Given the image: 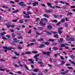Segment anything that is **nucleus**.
<instances>
[{
	"mask_svg": "<svg viewBox=\"0 0 75 75\" xmlns=\"http://www.w3.org/2000/svg\"><path fill=\"white\" fill-rule=\"evenodd\" d=\"M3 48L5 49L4 52H6L7 51V50H11L13 48V47H6L4 46L3 47Z\"/></svg>",
	"mask_w": 75,
	"mask_h": 75,
	"instance_id": "1",
	"label": "nucleus"
},
{
	"mask_svg": "<svg viewBox=\"0 0 75 75\" xmlns=\"http://www.w3.org/2000/svg\"><path fill=\"white\" fill-rule=\"evenodd\" d=\"M23 3H24V2H21L18 3L17 4L18 5H20V6H22V7H23L24 6H25V5Z\"/></svg>",
	"mask_w": 75,
	"mask_h": 75,
	"instance_id": "2",
	"label": "nucleus"
},
{
	"mask_svg": "<svg viewBox=\"0 0 75 75\" xmlns=\"http://www.w3.org/2000/svg\"><path fill=\"white\" fill-rule=\"evenodd\" d=\"M39 24H40L41 26H42L43 27L45 26V25H46V23H44L42 21H40Z\"/></svg>",
	"mask_w": 75,
	"mask_h": 75,
	"instance_id": "3",
	"label": "nucleus"
},
{
	"mask_svg": "<svg viewBox=\"0 0 75 75\" xmlns=\"http://www.w3.org/2000/svg\"><path fill=\"white\" fill-rule=\"evenodd\" d=\"M47 4L49 7H50V8H52L53 9H55V6H52L51 5V4L50 3H47Z\"/></svg>",
	"mask_w": 75,
	"mask_h": 75,
	"instance_id": "4",
	"label": "nucleus"
},
{
	"mask_svg": "<svg viewBox=\"0 0 75 75\" xmlns=\"http://www.w3.org/2000/svg\"><path fill=\"white\" fill-rule=\"evenodd\" d=\"M6 25L8 27V28H10V27H12V28H14L16 25Z\"/></svg>",
	"mask_w": 75,
	"mask_h": 75,
	"instance_id": "5",
	"label": "nucleus"
},
{
	"mask_svg": "<svg viewBox=\"0 0 75 75\" xmlns=\"http://www.w3.org/2000/svg\"><path fill=\"white\" fill-rule=\"evenodd\" d=\"M38 63L40 64H41V65H40V66L42 67H45V65H43V63H42V62H38Z\"/></svg>",
	"mask_w": 75,
	"mask_h": 75,
	"instance_id": "6",
	"label": "nucleus"
},
{
	"mask_svg": "<svg viewBox=\"0 0 75 75\" xmlns=\"http://www.w3.org/2000/svg\"><path fill=\"white\" fill-rule=\"evenodd\" d=\"M13 41L15 42H19L20 41L18 40H17V39L16 38L13 39Z\"/></svg>",
	"mask_w": 75,
	"mask_h": 75,
	"instance_id": "7",
	"label": "nucleus"
},
{
	"mask_svg": "<svg viewBox=\"0 0 75 75\" xmlns=\"http://www.w3.org/2000/svg\"><path fill=\"white\" fill-rule=\"evenodd\" d=\"M47 28L49 30H51L52 28V26H51L50 25H48L47 26Z\"/></svg>",
	"mask_w": 75,
	"mask_h": 75,
	"instance_id": "8",
	"label": "nucleus"
},
{
	"mask_svg": "<svg viewBox=\"0 0 75 75\" xmlns=\"http://www.w3.org/2000/svg\"><path fill=\"white\" fill-rule=\"evenodd\" d=\"M52 11H53V10L52 9L46 11V12L47 13H52Z\"/></svg>",
	"mask_w": 75,
	"mask_h": 75,
	"instance_id": "9",
	"label": "nucleus"
},
{
	"mask_svg": "<svg viewBox=\"0 0 75 75\" xmlns=\"http://www.w3.org/2000/svg\"><path fill=\"white\" fill-rule=\"evenodd\" d=\"M38 4V2H35L34 3H33V6H35V5L36 4Z\"/></svg>",
	"mask_w": 75,
	"mask_h": 75,
	"instance_id": "10",
	"label": "nucleus"
},
{
	"mask_svg": "<svg viewBox=\"0 0 75 75\" xmlns=\"http://www.w3.org/2000/svg\"><path fill=\"white\" fill-rule=\"evenodd\" d=\"M59 41V43H62V42H63V39L62 38H60V40H58Z\"/></svg>",
	"mask_w": 75,
	"mask_h": 75,
	"instance_id": "11",
	"label": "nucleus"
},
{
	"mask_svg": "<svg viewBox=\"0 0 75 75\" xmlns=\"http://www.w3.org/2000/svg\"><path fill=\"white\" fill-rule=\"evenodd\" d=\"M51 21L53 23H57L58 22V21L57 20H51Z\"/></svg>",
	"mask_w": 75,
	"mask_h": 75,
	"instance_id": "12",
	"label": "nucleus"
},
{
	"mask_svg": "<svg viewBox=\"0 0 75 75\" xmlns=\"http://www.w3.org/2000/svg\"><path fill=\"white\" fill-rule=\"evenodd\" d=\"M45 45H40V46H39V48H42L44 47H45Z\"/></svg>",
	"mask_w": 75,
	"mask_h": 75,
	"instance_id": "13",
	"label": "nucleus"
},
{
	"mask_svg": "<svg viewBox=\"0 0 75 75\" xmlns=\"http://www.w3.org/2000/svg\"><path fill=\"white\" fill-rule=\"evenodd\" d=\"M55 41V40L53 39H49L48 40H47V41L50 42V41Z\"/></svg>",
	"mask_w": 75,
	"mask_h": 75,
	"instance_id": "14",
	"label": "nucleus"
},
{
	"mask_svg": "<svg viewBox=\"0 0 75 75\" xmlns=\"http://www.w3.org/2000/svg\"><path fill=\"white\" fill-rule=\"evenodd\" d=\"M13 65L15 67H18V68H20V67L19 65L16 64H13Z\"/></svg>",
	"mask_w": 75,
	"mask_h": 75,
	"instance_id": "15",
	"label": "nucleus"
},
{
	"mask_svg": "<svg viewBox=\"0 0 75 75\" xmlns=\"http://www.w3.org/2000/svg\"><path fill=\"white\" fill-rule=\"evenodd\" d=\"M50 54H51V52L49 51H48L46 52V54L47 55H50Z\"/></svg>",
	"mask_w": 75,
	"mask_h": 75,
	"instance_id": "16",
	"label": "nucleus"
},
{
	"mask_svg": "<svg viewBox=\"0 0 75 75\" xmlns=\"http://www.w3.org/2000/svg\"><path fill=\"white\" fill-rule=\"evenodd\" d=\"M2 8H8V7L5 6H2Z\"/></svg>",
	"mask_w": 75,
	"mask_h": 75,
	"instance_id": "17",
	"label": "nucleus"
},
{
	"mask_svg": "<svg viewBox=\"0 0 75 75\" xmlns=\"http://www.w3.org/2000/svg\"><path fill=\"white\" fill-rule=\"evenodd\" d=\"M19 23H21V24L23 23V19H21V20H19Z\"/></svg>",
	"mask_w": 75,
	"mask_h": 75,
	"instance_id": "18",
	"label": "nucleus"
},
{
	"mask_svg": "<svg viewBox=\"0 0 75 75\" xmlns=\"http://www.w3.org/2000/svg\"><path fill=\"white\" fill-rule=\"evenodd\" d=\"M69 40H70L71 41H74V39L72 38H71Z\"/></svg>",
	"mask_w": 75,
	"mask_h": 75,
	"instance_id": "19",
	"label": "nucleus"
},
{
	"mask_svg": "<svg viewBox=\"0 0 75 75\" xmlns=\"http://www.w3.org/2000/svg\"><path fill=\"white\" fill-rule=\"evenodd\" d=\"M61 62L62 63L60 65H63L65 63V62L64 61H62Z\"/></svg>",
	"mask_w": 75,
	"mask_h": 75,
	"instance_id": "20",
	"label": "nucleus"
},
{
	"mask_svg": "<svg viewBox=\"0 0 75 75\" xmlns=\"http://www.w3.org/2000/svg\"><path fill=\"white\" fill-rule=\"evenodd\" d=\"M44 17H46V18H48L49 17V16H48V15L47 14H45L43 15Z\"/></svg>",
	"mask_w": 75,
	"mask_h": 75,
	"instance_id": "21",
	"label": "nucleus"
},
{
	"mask_svg": "<svg viewBox=\"0 0 75 75\" xmlns=\"http://www.w3.org/2000/svg\"><path fill=\"white\" fill-rule=\"evenodd\" d=\"M5 34H6V33L5 32L1 33H0V35H4Z\"/></svg>",
	"mask_w": 75,
	"mask_h": 75,
	"instance_id": "22",
	"label": "nucleus"
},
{
	"mask_svg": "<svg viewBox=\"0 0 75 75\" xmlns=\"http://www.w3.org/2000/svg\"><path fill=\"white\" fill-rule=\"evenodd\" d=\"M65 21V18L62 19L61 20V22H62V23H63Z\"/></svg>",
	"mask_w": 75,
	"mask_h": 75,
	"instance_id": "23",
	"label": "nucleus"
},
{
	"mask_svg": "<svg viewBox=\"0 0 75 75\" xmlns=\"http://www.w3.org/2000/svg\"><path fill=\"white\" fill-rule=\"evenodd\" d=\"M63 30V28L62 27L59 28H58V30Z\"/></svg>",
	"mask_w": 75,
	"mask_h": 75,
	"instance_id": "24",
	"label": "nucleus"
},
{
	"mask_svg": "<svg viewBox=\"0 0 75 75\" xmlns=\"http://www.w3.org/2000/svg\"><path fill=\"white\" fill-rule=\"evenodd\" d=\"M39 54H36L35 56H34V58H37L38 56H39Z\"/></svg>",
	"mask_w": 75,
	"mask_h": 75,
	"instance_id": "25",
	"label": "nucleus"
},
{
	"mask_svg": "<svg viewBox=\"0 0 75 75\" xmlns=\"http://www.w3.org/2000/svg\"><path fill=\"white\" fill-rule=\"evenodd\" d=\"M32 59H28V61H30V62H31V64H34V62L32 61Z\"/></svg>",
	"mask_w": 75,
	"mask_h": 75,
	"instance_id": "26",
	"label": "nucleus"
},
{
	"mask_svg": "<svg viewBox=\"0 0 75 75\" xmlns=\"http://www.w3.org/2000/svg\"><path fill=\"white\" fill-rule=\"evenodd\" d=\"M35 61H38L40 59L39 58H35Z\"/></svg>",
	"mask_w": 75,
	"mask_h": 75,
	"instance_id": "27",
	"label": "nucleus"
},
{
	"mask_svg": "<svg viewBox=\"0 0 75 75\" xmlns=\"http://www.w3.org/2000/svg\"><path fill=\"white\" fill-rule=\"evenodd\" d=\"M14 54H16V55H17L18 56H19V55H20L19 53H17L16 52H15Z\"/></svg>",
	"mask_w": 75,
	"mask_h": 75,
	"instance_id": "28",
	"label": "nucleus"
},
{
	"mask_svg": "<svg viewBox=\"0 0 75 75\" xmlns=\"http://www.w3.org/2000/svg\"><path fill=\"white\" fill-rule=\"evenodd\" d=\"M64 25L65 27H68V24H67V23H64Z\"/></svg>",
	"mask_w": 75,
	"mask_h": 75,
	"instance_id": "29",
	"label": "nucleus"
},
{
	"mask_svg": "<svg viewBox=\"0 0 75 75\" xmlns=\"http://www.w3.org/2000/svg\"><path fill=\"white\" fill-rule=\"evenodd\" d=\"M53 50H58V48L57 47H54L52 48Z\"/></svg>",
	"mask_w": 75,
	"mask_h": 75,
	"instance_id": "30",
	"label": "nucleus"
},
{
	"mask_svg": "<svg viewBox=\"0 0 75 75\" xmlns=\"http://www.w3.org/2000/svg\"><path fill=\"white\" fill-rule=\"evenodd\" d=\"M18 10H17L15 11H13L12 12V13H17V12H18Z\"/></svg>",
	"mask_w": 75,
	"mask_h": 75,
	"instance_id": "31",
	"label": "nucleus"
},
{
	"mask_svg": "<svg viewBox=\"0 0 75 75\" xmlns=\"http://www.w3.org/2000/svg\"><path fill=\"white\" fill-rule=\"evenodd\" d=\"M65 47V45H64V44H61V46H60V47Z\"/></svg>",
	"mask_w": 75,
	"mask_h": 75,
	"instance_id": "32",
	"label": "nucleus"
},
{
	"mask_svg": "<svg viewBox=\"0 0 75 75\" xmlns=\"http://www.w3.org/2000/svg\"><path fill=\"white\" fill-rule=\"evenodd\" d=\"M45 45H49V44H50V43L48 42H45Z\"/></svg>",
	"mask_w": 75,
	"mask_h": 75,
	"instance_id": "33",
	"label": "nucleus"
},
{
	"mask_svg": "<svg viewBox=\"0 0 75 75\" xmlns=\"http://www.w3.org/2000/svg\"><path fill=\"white\" fill-rule=\"evenodd\" d=\"M60 55V54L59 53H58V54H54V56L55 57H58V55Z\"/></svg>",
	"mask_w": 75,
	"mask_h": 75,
	"instance_id": "34",
	"label": "nucleus"
},
{
	"mask_svg": "<svg viewBox=\"0 0 75 75\" xmlns=\"http://www.w3.org/2000/svg\"><path fill=\"white\" fill-rule=\"evenodd\" d=\"M58 32L60 34H62V32L61 30H58Z\"/></svg>",
	"mask_w": 75,
	"mask_h": 75,
	"instance_id": "35",
	"label": "nucleus"
},
{
	"mask_svg": "<svg viewBox=\"0 0 75 75\" xmlns=\"http://www.w3.org/2000/svg\"><path fill=\"white\" fill-rule=\"evenodd\" d=\"M31 42H35L36 41V40H32L30 41Z\"/></svg>",
	"mask_w": 75,
	"mask_h": 75,
	"instance_id": "36",
	"label": "nucleus"
},
{
	"mask_svg": "<svg viewBox=\"0 0 75 75\" xmlns=\"http://www.w3.org/2000/svg\"><path fill=\"white\" fill-rule=\"evenodd\" d=\"M40 21V18H36V22H38V21Z\"/></svg>",
	"mask_w": 75,
	"mask_h": 75,
	"instance_id": "37",
	"label": "nucleus"
},
{
	"mask_svg": "<svg viewBox=\"0 0 75 75\" xmlns=\"http://www.w3.org/2000/svg\"><path fill=\"white\" fill-rule=\"evenodd\" d=\"M43 20H44L45 21H46V22H47L48 21V19H46V18H43Z\"/></svg>",
	"mask_w": 75,
	"mask_h": 75,
	"instance_id": "38",
	"label": "nucleus"
},
{
	"mask_svg": "<svg viewBox=\"0 0 75 75\" xmlns=\"http://www.w3.org/2000/svg\"><path fill=\"white\" fill-rule=\"evenodd\" d=\"M32 52L33 53V54H37L38 52L37 51H32Z\"/></svg>",
	"mask_w": 75,
	"mask_h": 75,
	"instance_id": "39",
	"label": "nucleus"
},
{
	"mask_svg": "<svg viewBox=\"0 0 75 75\" xmlns=\"http://www.w3.org/2000/svg\"><path fill=\"white\" fill-rule=\"evenodd\" d=\"M38 69H35L33 71L34 72H38Z\"/></svg>",
	"mask_w": 75,
	"mask_h": 75,
	"instance_id": "40",
	"label": "nucleus"
},
{
	"mask_svg": "<svg viewBox=\"0 0 75 75\" xmlns=\"http://www.w3.org/2000/svg\"><path fill=\"white\" fill-rule=\"evenodd\" d=\"M24 67L25 68H26V69H28V67L27 66V65H25Z\"/></svg>",
	"mask_w": 75,
	"mask_h": 75,
	"instance_id": "41",
	"label": "nucleus"
},
{
	"mask_svg": "<svg viewBox=\"0 0 75 75\" xmlns=\"http://www.w3.org/2000/svg\"><path fill=\"white\" fill-rule=\"evenodd\" d=\"M72 13L71 12L69 13H67V16H69V15H71V14H72Z\"/></svg>",
	"mask_w": 75,
	"mask_h": 75,
	"instance_id": "42",
	"label": "nucleus"
},
{
	"mask_svg": "<svg viewBox=\"0 0 75 75\" xmlns=\"http://www.w3.org/2000/svg\"><path fill=\"white\" fill-rule=\"evenodd\" d=\"M47 71H48V70L47 69H45L44 70V72L45 73L47 72Z\"/></svg>",
	"mask_w": 75,
	"mask_h": 75,
	"instance_id": "43",
	"label": "nucleus"
},
{
	"mask_svg": "<svg viewBox=\"0 0 75 75\" xmlns=\"http://www.w3.org/2000/svg\"><path fill=\"white\" fill-rule=\"evenodd\" d=\"M27 13L29 14H32V13L30 11H28L27 12Z\"/></svg>",
	"mask_w": 75,
	"mask_h": 75,
	"instance_id": "44",
	"label": "nucleus"
},
{
	"mask_svg": "<svg viewBox=\"0 0 75 75\" xmlns=\"http://www.w3.org/2000/svg\"><path fill=\"white\" fill-rule=\"evenodd\" d=\"M18 20V19H16L15 20H13V22H17V21Z\"/></svg>",
	"mask_w": 75,
	"mask_h": 75,
	"instance_id": "45",
	"label": "nucleus"
},
{
	"mask_svg": "<svg viewBox=\"0 0 75 75\" xmlns=\"http://www.w3.org/2000/svg\"><path fill=\"white\" fill-rule=\"evenodd\" d=\"M0 61H4V62H5V61H5V60H4L2 59H0Z\"/></svg>",
	"mask_w": 75,
	"mask_h": 75,
	"instance_id": "46",
	"label": "nucleus"
},
{
	"mask_svg": "<svg viewBox=\"0 0 75 75\" xmlns=\"http://www.w3.org/2000/svg\"><path fill=\"white\" fill-rule=\"evenodd\" d=\"M24 18H30V16H24Z\"/></svg>",
	"mask_w": 75,
	"mask_h": 75,
	"instance_id": "47",
	"label": "nucleus"
},
{
	"mask_svg": "<svg viewBox=\"0 0 75 75\" xmlns=\"http://www.w3.org/2000/svg\"><path fill=\"white\" fill-rule=\"evenodd\" d=\"M59 3H62V4H65V3L63 1H59Z\"/></svg>",
	"mask_w": 75,
	"mask_h": 75,
	"instance_id": "48",
	"label": "nucleus"
},
{
	"mask_svg": "<svg viewBox=\"0 0 75 75\" xmlns=\"http://www.w3.org/2000/svg\"><path fill=\"white\" fill-rule=\"evenodd\" d=\"M54 37H56V38H58V35L57 34L54 35Z\"/></svg>",
	"mask_w": 75,
	"mask_h": 75,
	"instance_id": "49",
	"label": "nucleus"
},
{
	"mask_svg": "<svg viewBox=\"0 0 75 75\" xmlns=\"http://www.w3.org/2000/svg\"><path fill=\"white\" fill-rule=\"evenodd\" d=\"M46 33H47V34H51V33H50L48 32V31H47L46 32Z\"/></svg>",
	"mask_w": 75,
	"mask_h": 75,
	"instance_id": "50",
	"label": "nucleus"
},
{
	"mask_svg": "<svg viewBox=\"0 0 75 75\" xmlns=\"http://www.w3.org/2000/svg\"><path fill=\"white\" fill-rule=\"evenodd\" d=\"M28 20H27V19H26L25 20V23H28Z\"/></svg>",
	"mask_w": 75,
	"mask_h": 75,
	"instance_id": "51",
	"label": "nucleus"
},
{
	"mask_svg": "<svg viewBox=\"0 0 75 75\" xmlns=\"http://www.w3.org/2000/svg\"><path fill=\"white\" fill-rule=\"evenodd\" d=\"M17 72L19 75H21V72H20V71H18Z\"/></svg>",
	"mask_w": 75,
	"mask_h": 75,
	"instance_id": "52",
	"label": "nucleus"
},
{
	"mask_svg": "<svg viewBox=\"0 0 75 75\" xmlns=\"http://www.w3.org/2000/svg\"><path fill=\"white\" fill-rule=\"evenodd\" d=\"M39 29L40 30H43V28H42L39 27Z\"/></svg>",
	"mask_w": 75,
	"mask_h": 75,
	"instance_id": "53",
	"label": "nucleus"
},
{
	"mask_svg": "<svg viewBox=\"0 0 75 75\" xmlns=\"http://www.w3.org/2000/svg\"><path fill=\"white\" fill-rule=\"evenodd\" d=\"M18 48L20 50H21L22 48V47H21L20 46H18Z\"/></svg>",
	"mask_w": 75,
	"mask_h": 75,
	"instance_id": "54",
	"label": "nucleus"
},
{
	"mask_svg": "<svg viewBox=\"0 0 75 75\" xmlns=\"http://www.w3.org/2000/svg\"><path fill=\"white\" fill-rule=\"evenodd\" d=\"M42 54H47V52H42Z\"/></svg>",
	"mask_w": 75,
	"mask_h": 75,
	"instance_id": "55",
	"label": "nucleus"
},
{
	"mask_svg": "<svg viewBox=\"0 0 75 75\" xmlns=\"http://www.w3.org/2000/svg\"><path fill=\"white\" fill-rule=\"evenodd\" d=\"M38 41H43V39L41 38L40 39H39L38 40Z\"/></svg>",
	"mask_w": 75,
	"mask_h": 75,
	"instance_id": "56",
	"label": "nucleus"
},
{
	"mask_svg": "<svg viewBox=\"0 0 75 75\" xmlns=\"http://www.w3.org/2000/svg\"><path fill=\"white\" fill-rule=\"evenodd\" d=\"M12 35L13 37H16V35H15V34H14V33H13L12 34Z\"/></svg>",
	"mask_w": 75,
	"mask_h": 75,
	"instance_id": "57",
	"label": "nucleus"
},
{
	"mask_svg": "<svg viewBox=\"0 0 75 75\" xmlns=\"http://www.w3.org/2000/svg\"><path fill=\"white\" fill-rule=\"evenodd\" d=\"M60 24H61V22H59L57 23V25H60Z\"/></svg>",
	"mask_w": 75,
	"mask_h": 75,
	"instance_id": "58",
	"label": "nucleus"
},
{
	"mask_svg": "<svg viewBox=\"0 0 75 75\" xmlns=\"http://www.w3.org/2000/svg\"><path fill=\"white\" fill-rule=\"evenodd\" d=\"M15 2H16V3H18V2H20V1L18 0H15Z\"/></svg>",
	"mask_w": 75,
	"mask_h": 75,
	"instance_id": "59",
	"label": "nucleus"
},
{
	"mask_svg": "<svg viewBox=\"0 0 75 75\" xmlns=\"http://www.w3.org/2000/svg\"><path fill=\"white\" fill-rule=\"evenodd\" d=\"M6 37H7L8 38H10L11 37V36L10 35H6Z\"/></svg>",
	"mask_w": 75,
	"mask_h": 75,
	"instance_id": "60",
	"label": "nucleus"
},
{
	"mask_svg": "<svg viewBox=\"0 0 75 75\" xmlns=\"http://www.w3.org/2000/svg\"><path fill=\"white\" fill-rule=\"evenodd\" d=\"M52 33H53L54 34H57L58 33L57 32H52Z\"/></svg>",
	"mask_w": 75,
	"mask_h": 75,
	"instance_id": "61",
	"label": "nucleus"
},
{
	"mask_svg": "<svg viewBox=\"0 0 75 75\" xmlns=\"http://www.w3.org/2000/svg\"><path fill=\"white\" fill-rule=\"evenodd\" d=\"M26 54H30V52H26Z\"/></svg>",
	"mask_w": 75,
	"mask_h": 75,
	"instance_id": "62",
	"label": "nucleus"
},
{
	"mask_svg": "<svg viewBox=\"0 0 75 75\" xmlns=\"http://www.w3.org/2000/svg\"><path fill=\"white\" fill-rule=\"evenodd\" d=\"M54 17L55 18H58V16L56 15H54Z\"/></svg>",
	"mask_w": 75,
	"mask_h": 75,
	"instance_id": "63",
	"label": "nucleus"
},
{
	"mask_svg": "<svg viewBox=\"0 0 75 75\" xmlns=\"http://www.w3.org/2000/svg\"><path fill=\"white\" fill-rule=\"evenodd\" d=\"M38 75H43V74L42 73H40L39 74H38Z\"/></svg>",
	"mask_w": 75,
	"mask_h": 75,
	"instance_id": "64",
	"label": "nucleus"
}]
</instances>
